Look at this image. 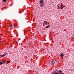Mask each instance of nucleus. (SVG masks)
<instances>
[{"mask_svg": "<svg viewBox=\"0 0 74 74\" xmlns=\"http://www.w3.org/2000/svg\"><path fill=\"white\" fill-rule=\"evenodd\" d=\"M44 0H40V7H43V5H44Z\"/></svg>", "mask_w": 74, "mask_h": 74, "instance_id": "nucleus-1", "label": "nucleus"}, {"mask_svg": "<svg viewBox=\"0 0 74 74\" xmlns=\"http://www.w3.org/2000/svg\"><path fill=\"white\" fill-rule=\"evenodd\" d=\"M51 65H54L55 64V62L53 60H52L51 62Z\"/></svg>", "mask_w": 74, "mask_h": 74, "instance_id": "nucleus-2", "label": "nucleus"}, {"mask_svg": "<svg viewBox=\"0 0 74 74\" xmlns=\"http://www.w3.org/2000/svg\"><path fill=\"white\" fill-rule=\"evenodd\" d=\"M7 53H5V54H3V55H2L1 56V58H3V57H4V56H5V55H7Z\"/></svg>", "mask_w": 74, "mask_h": 74, "instance_id": "nucleus-3", "label": "nucleus"}, {"mask_svg": "<svg viewBox=\"0 0 74 74\" xmlns=\"http://www.w3.org/2000/svg\"><path fill=\"white\" fill-rule=\"evenodd\" d=\"M56 73H55V72H53L51 74H59V73H56V71H55Z\"/></svg>", "mask_w": 74, "mask_h": 74, "instance_id": "nucleus-4", "label": "nucleus"}, {"mask_svg": "<svg viewBox=\"0 0 74 74\" xmlns=\"http://www.w3.org/2000/svg\"><path fill=\"white\" fill-rule=\"evenodd\" d=\"M64 7V6H63V5H61V10L63 9Z\"/></svg>", "mask_w": 74, "mask_h": 74, "instance_id": "nucleus-5", "label": "nucleus"}, {"mask_svg": "<svg viewBox=\"0 0 74 74\" xmlns=\"http://www.w3.org/2000/svg\"><path fill=\"white\" fill-rule=\"evenodd\" d=\"M50 27V25H49L47 26L45 28L46 29H47V28H48L49 27Z\"/></svg>", "mask_w": 74, "mask_h": 74, "instance_id": "nucleus-6", "label": "nucleus"}, {"mask_svg": "<svg viewBox=\"0 0 74 74\" xmlns=\"http://www.w3.org/2000/svg\"><path fill=\"white\" fill-rule=\"evenodd\" d=\"M60 56L61 57H63L64 56V55L63 54L61 53V54Z\"/></svg>", "mask_w": 74, "mask_h": 74, "instance_id": "nucleus-7", "label": "nucleus"}, {"mask_svg": "<svg viewBox=\"0 0 74 74\" xmlns=\"http://www.w3.org/2000/svg\"><path fill=\"white\" fill-rule=\"evenodd\" d=\"M5 60H3L2 63H3V64H4V63H5Z\"/></svg>", "mask_w": 74, "mask_h": 74, "instance_id": "nucleus-8", "label": "nucleus"}, {"mask_svg": "<svg viewBox=\"0 0 74 74\" xmlns=\"http://www.w3.org/2000/svg\"><path fill=\"white\" fill-rule=\"evenodd\" d=\"M44 23H45L46 25H47V21H44Z\"/></svg>", "mask_w": 74, "mask_h": 74, "instance_id": "nucleus-9", "label": "nucleus"}, {"mask_svg": "<svg viewBox=\"0 0 74 74\" xmlns=\"http://www.w3.org/2000/svg\"><path fill=\"white\" fill-rule=\"evenodd\" d=\"M59 72H60V74H61V73H62V71H61V70H59L58 71Z\"/></svg>", "mask_w": 74, "mask_h": 74, "instance_id": "nucleus-10", "label": "nucleus"}, {"mask_svg": "<svg viewBox=\"0 0 74 74\" xmlns=\"http://www.w3.org/2000/svg\"><path fill=\"white\" fill-rule=\"evenodd\" d=\"M3 64V62H0V65H1V64Z\"/></svg>", "mask_w": 74, "mask_h": 74, "instance_id": "nucleus-11", "label": "nucleus"}, {"mask_svg": "<svg viewBox=\"0 0 74 74\" xmlns=\"http://www.w3.org/2000/svg\"><path fill=\"white\" fill-rule=\"evenodd\" d=\"M3 2H6L7 0H3Z\"/></svg>", "mask_w": 74, "mask_h": 74, "instance_id": "nucleus-12", "label": "nucleus"}, {"mask_svg": "<svg viewBox=\"0 0 74 74\" xmlns=\"http://www.w3.org/2000/svg\"><path fill=\"white\" fill-rule=\"evenodd\" d=\"M30 43H28L27 44V45H30Z\"/></svg>", "mask_w": 74, "mask_h": 74, "instance_id": "nucleus-13", "label": "nucleus"}, {"mask_svg": "<svg viewBox=\"0 0 74 74\" xmlns=\"http://www.w3.org/2000/svg\"><path fill=\"white\" fill-rule=\"evenodd\" d=\"M57 7H59V4H58V5H57Z\"/></svg>", "mask_w": 74, "mask_h": 74, "instance_id": "nucleus-14", "label": "nucleus"}, {"mask_svg": "<svg viewBox=\"0 0 74 74\" xmlns=\"http://www.w3.org/2000/svg\"><path fill=\"white\" fill-rule=\"evenodd\" d=\"M12 25H11L10 26V27H12Z\"/></svg>", "mask_w": 74, "mask_h": 74, "instance_id": "nucleus-15", "label": "nucleus"}, {"mask_svg": "<svg viewBox=\"0 0 74 74\" xmlns=\"http://www.w3.org/2000/svg\"><path fill=\"white\" fill-rule=\"evenodd\" d=\"M55 71H56L57 72H58V70H56Z\"/></svg>", "mask_w": 74, "mask_h": 74, "instance_id": "nucleus-16", "label": "nucleus"}, {"mask_svg": "<svg viewBox=\"0 0 74 74\" xmlns=\"http://www.w3.org/2000/svg\"><path fill=\"white\" fill-rule=\"evenodd\" d=\"M7 63H10V62H9V61H7Z\"/></svg>", "mask_w": 74, "mask_h": 74, "instance_id": "nucleus-17", "label": "nucleus"}, {"mask_svg": "<svg viewBox=\"0 0 74 74\" xmlns=\"http://www.w3.org/2000/svg\"><path fill=\"white\" fill-rule=\"evenodd\" d=\"M60 74H64V73H61V74L60 73Z\"/></svg>", "mask_w": 74, "mask_h": 74, "instance_id": "nucleus-18", "label": "nucleus"}, {"mask_svg": "<svg viewBox=\"0 0 74 74\" xmlns=\"http://www.w3.org/2000/svg\"><path fill=\"white\" fill-rule=\"evenodd\" d=\"M10 5V6H11V5Z\"/></svg>", "mask_w": 74, "mask_h": 74, "instance_id": "nucleus-19", "label": "nucleus"}, {"mask_svg": "<svg viewBox=\"0 0 74 74\" xmlns=\"http://www.w3.org/2000/svg\"><path fill=\"white\" fill-rule=\"evenodd\" d=\"M15 26L16 27V26L15 25Z\"/></svg>", "mask_w": 74, "mask_h": 74, "instance_id": "nucleus-20", "label": "nucleus"}, {"mask_svg": "<svg viewBox=\"0 0 74 74\" xmlns=\"http://www.w3.org/2000/svg\"><path fill=\"white\" fill-rule=\"evenodd\" d=\"M74 37V34H73V35Z\"/></svg>", "mask_w": 74, "mask_h": 74, "instance_id": "nucleus-21", "label": "nucleus"}, {"mask_svg": "<svg viewBox=\"0 0 74 74\" xmlns=\"http://www.w3.org/2000/svg\"><path fill=\"white\" fill-rule=\"evenodd\" d=\"M20 14H21V12H20Z\"/></svg>", "mask_w": 74, "mask_h": 74, "instance_id": "nucleus-22", "label": "nucleus"}, {"mask_svg": "<svg viewBox=\"0 0 74 74\" xmlns=\"http://www.w3.org/2000/svg\"><path fill=\"white\" fill-rule=\"evenodd\" d=\"M12 29V28H11V29Z\"/></svg>", "mask_w": 74, "mask_h": 74, "instance_id": "nucleus-23", "label": "nucleus"}, {"mask_svg": "<svg viewBox=\"0 0 74 74\" xmlns=\"http://www.w3.org/2000/svg\"><path fill=\"white\" fill-rule=\"evenodd\" d=\"M0 35H1V34H0Z\"/></svg>", "mask_w": 74, "mask_h": 74, "instance_id": "nucleus-24", "label": "nucleus"}]
</instances>
